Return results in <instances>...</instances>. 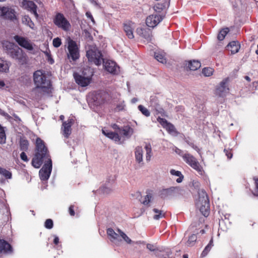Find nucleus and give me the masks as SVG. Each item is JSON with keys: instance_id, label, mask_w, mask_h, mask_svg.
<instances>
[{"instance_id": "obj_1", "label": "nucleus", "mask_w": 258, "mask_h": 258, "mask_svg": "<svg viewBox=\"0 0 258 258\" xmlns=\"http://www.w3.org/2000/svg\"><path fill=\"white\" fill-rule=\"evenodd\" d=\"M51 159L47 148L40 138H37L36 141L35 154L32 160V165L36 168L41 167L43 163H46Z\"/></svg>"}, {"instance_id": "obj_2", "label": "nucleus", "mask_w": 258, "mask_h": 258, "mask_svg": "<svg viewBox=\"0 0 258 258\" xmlns=\"http://www.w3.org/2000/svg\"><path fill=\"white\" fill-rule=\"evenodd\" d=\"M3 47L6 53L20 64L27 63V56L23 50L14 43L6 41L3 43Z\"/></svg>"}, {"instance_id": "obj_3", "label": "nucleus", "mask_w": 258, "mask_h": 258, "mask_svg": "<svg viewBox=\"0 0 258 258\" xmlns=\"http://www.w3.org/2000/svg\"><path fill=\"white\" fill-rule=\"evenodd\" d=\"M33 77L35 85L33 91L39 89L44 93L48 94L51 92V82L44 71L39 70L35 71Z\"/></svg>"}, {"instance_id": "obj_4", "label": "nucleus", "mask_w": 258, "mask_h": 258, "mask_svg": "<svg viewBox=\"0 0 258 258\" xmlns=\"http://www.w3.org/2000/svg\"><path fill=\"white\" fill-rule=\"evenodd\" d=\"M93 71L90 69H85L82 72V75L77 73H74V77L77 84L81 87H86L91 82Z\"/></svg>"}, {"instance_id": "obj_5", "label": "nucleus", "mask_w": 258, "mask_h": 258, "mask_svg": "<svg viewBox=\"0 0 258 258\" xmlns=\"http://www.w3.org/2000/svg\"><path fill=\"white\" fill-rule=\"evenodd\" d=\"M199 195V202L201 204L200 207V211L205 217H207L210 213V203L208 196L204 189L200 190Z\"/></svg>"}, {"instance_id": "obj_6", "label": "nucleus", "mask_w": 258, "mask_h": 258, "mask_svg": "<svg viewBox=\"0 0 258 258\" xmlns=\"http://www.w3.org/2000/svg\"><path fill=\"white\" fill-rule=\"evenodd\" d=\"M53 22L54 25L58 28L66 32L68 31L71 27L69 21L65 18L64 15L60 13H57L55 15L53 18Z\"/></svg>"}, {"instance_id": "obj_7", "label": "nucleus", "mask_w": 258, "mask_h": 258, "mask_svg": "<svg viewBox=\"0 0 258 258\" xmlns=\"http://www.w3.org/2000/svg\"><path fill=\"white\" fill-rule=\"evenodd\" d=\"M118 133L110 130H102V134L115 142L120 143L122 138L128 137L130 130H118Z\"/></svg>"}, {"instance_id": "obj_8", "label": "nucleus", "mask_w": 258, "mask_h": 258, "mask_svg": "<svg viewBox=\"0 0 258 258\" xmlns=\"http://www.w3.org/2000/svg\"><path fill=\"white\" fill-rule=\"evenodd\" d=\"M86 56L89 61L93 62L97 66L100 65L103 59L101 52L97 49L88 50L87 51Z\"/></svg>"}, {"instance_id": "obj_9", "label": "nucleus", "mask_w": 258, "mask_h": 258, "mask_svg": "<svg viewBox=\"0 0 258 258\" xmlns=\"http://www.w3.org/2000/svg\"><path fill=\"white\" fill-rule=\"evenodd\" d=\"M68 49L69 51L68 57L69 58H71L73 61H76L79 59L80 57L79 50L75 41L69 39Z\"/></svg>"}, {"instance_id": "obj_10", "label": "nucleus", "mask_w": 258, "mask_h": 258, "mask_svg": "<svg viewBox=\"0 0 258 258\" xmlns=\"http://www.w3.org/2000/svg\"><path fill=\"white\" fill-rule=\"evenodd\" d=\"M182 189L179 186L170 187L168 188L163 189L160 191V196L162 199L168 197H176L181 194Z\"/></svg>"}, {"instance_id": "obj_11", "label": "nucleus", "mask_w": 258, "mask_h": 258, "mask_svg": "<svg viewBox=\"0 0 258 258\" xmlns=\"http://www.w3.org/2000/svg\"><path fill=\"white\" fill-rule=\"evenodd\" d=\"M52 168V161L50 160L44 163L42 168L39 170V175L42 180H47L50 175Z\"/></svg>"}, {"instance_id": "obj_12", "label": "nucleus", "mask_w": 258, "mask_h": 258, "mask_svg": "<svg viewBox=\"0 0 258 258\" xmlns=\"http://www.w3.org/2000/svg\"><path fill=\"white\" fill-rule=\"evenodd\" d=\"M183 160L190 166L193 169L200 172L202 171V167L197 159L191 154H184L182 156Z\"/></svg>"}, {"instance_id": "obj_13", "label": "nucleus", "mask_w": 258, "mask_h": 258, "mask_svg": "<svg viewBox=\"0 0 258 258\" xmlns=\"http://www.w3.org/2000/svg\"><path fill=\"white\" fill-rule=\"evenodd\" d=\"M21 7L34 14L36 18L38 17V15L37 13V7L34 2L29 0H22Z\"/></svg>"}, {"instance_id": "obj_14", "label": "nucleus", "mask_w": 258, "mask_h": 258, "mask_svg": "<svg viewBox=\"0 0 258 258\" xmlns=\"http://www.w3.org/2000/svg\"><path fill=\"white\" fill-rule=\"evenodd\" d=\"M163 19V17L159 15H151L147 17L146 25L151 28L156 27Z\"/></svg>"}, {"instance_id": "obj_15", "label": "nucleus", "mask_w": 258, "mask_h": 258, "mask_svg": "<svg viewBox=\"0 0 258 258\" xmlns=\"http://www.w3.org/2000/svg\"><path fill=\"white\" fill-rule=\"evenodd\" d=\"M14 39L21 47L28 50H32L33 49L32 44L26 38L19 35H15L14 37Z\"/></svg>"}, {"instance_id": "obj_16", "label": "nucleus", "mask_w": 258, "mask_h": 258, "mask_svg": "<svg viewBox=\"0 0 258 258\" xmlns=\"http://www.w3.org/2000/svg\"><path fill=\"white\" fill-rule=\"evenodd\" d=\"M228 80L229 79L227 78L220 83L219 86L216 89V94L217 95L219 96H223L226 93L228 92L229 88L227 85Z\"/></svg>"}, {"instance_id": "obj_17", "label": "nucleus", "mask_w": 258, "mask_h": 258, "mask_svg": "<svg viewBox=\"0 0 258 258\" xmlns=\"http://www.w3.org/2000/svg\"><path fill=\"white\" fill-rule=\"evenodd\" d=\"M123 30L129 39L134 38L133 31L134 30V23L132 22H127L123 23Z\"/></svg>"}, {"instance_id": "obj_18", "label": "nucleus", "mask_w": 258, "mask_h": 258, "mask_svg": "<svg viewBox=\"0 0 258 258\" xmlns=\"http://www.w3.org/2000/svg\"><path fill=\"white\" fill-rule=\"evenodd\" d=\"M104 67L106 71L112 74H117V66L116 63L111 60L104 62Z\"/></svg>"}, {"instance_id": "obj_19", "label": "nucleus", "mask_w": 258, "mask_h": 258, "mask_svg": "<svg viewBox=\"0 0 258 258\" xmlns=\"http://www.w3.org/2000/svg\"><path fill=\"white\" fill-rule=\"evenodd\" d=\"M3 17L5 19H8L11 21L17 20V17L15 10L8 7H6V10L4 11Z\"/></svg>"}, {"instance_id": "obj_20", "label": "nucleus", "mask_w": 258, "mask_h": 258, "mask_svg": "<svg viewBox=\"0 0 258 258\" xmlns=\"http://www.w3.org/2000/svg\"><path fill=\"white\" fill-rule=\"evenodd\" d=\"M13 248L10 244L4 239H0V252L4 253H11Z\"/></svg>"}, {"instance_id": "obj_21", "label": "nucleus", "mask_w": 258, "mask_h": 258, "mask_svg": "<svg viewBox=\"0 0 258 258\" xmlns=\"http://www.w3.org/2000/svg\"><path fill=\"white\" fill-rule=\"evenodd\" d=\"M240 47V44L238 41L230 42L227 45V48L231 51L232 54H234L238 52Z\"/></svg>"}, {"instance_id": "obj_22", "label": "nucleus", "mask_w": 258, "mask_h": 258, "mask_svg": "<svg viewBox=\"0 0 258 258\" xmlns=\"http://www.w3.org/2000/svg\"><path fill=\"white\" fill-rule=\"evenodd\" d=\"M186 66L191 71H196L201 67L200 61L196 60L188 61Z\"/></svg>"}, {"instance_id": "obj_23", "label": "nucleus", "mask_w": 258, "mask_h": 258, "mask_svg": "<svg viewBox=\"0 0 258 258\" xmlns=\"http://www.w3.org/2000/svg\"><path fill=\"white\" fill-rule=\"evenodd\" d=\"M75 121L76 119L74 116H70L67 120L62 122V128L63 127V129H70L75 123Z\"/></svg>"}, {"instance_id": "obj_24", "label": "nucleus", "mask_w": 258, "mask_h": 258, "mask_svg": "<svg viewBox=\"0 0 258 258\" xmlns=\"http://www.w3.org/2000/svg\"><path fill=\"white\" fill-rule=\"evenodd\" d=\"M10 62L0 58V72L7 73L9 70Z\"/></svg>"}, {"instance_id": "obj_25", "label": "nucleus", "mask_w": 258, "mask_h": 258, "mask_svg": "<svg viewBox=\"0 0 258 258\" xmlns=\"http://www.w3.org/2000/svg\"><path fill=\"white\" fill-rule=\"evenodd\" d=\"M157 121L160 123L162 126L165 129H174V126L171 123L168 122L165 118L159 117L157 118Z\"/></svg>"}, {"instance_id": "obj_26", "label": "nucleus", "mask_w": 258, "mask_h": 258, "mask_svg": "<svg viewBox=\"0 0 258 258\" xmlns=\"http://www.w3.org/2000/svg\"><path fill=\"white\" fill-rule=\"evenodd\" d=\"M138 33H140V35L148 41H150L151 40L152 36L150 30L142 28L138 31Z\"/></svg>"}, {"instance_id": "obj_27", "label": "nucleus", "mask_w": 258, "mask_h": 258, "mask_svg": "<svg viewBox=\"0 0 258 258\" xmlns=\"http://www.w3.org/2000/svg\"><path fill=\"white\" fill-rule=\"evenodd\" d=\"M143 149L141 147H137L135 149V157L136 160L138 163H140L143 160Z\"/></svg>"}, {"instance_id": "obj_28", "label": "nucleus", "mask_w": 258, "mask_h": 258, "mask_svg": "<svg viewBox=\"0 0 258 258\" xmlns=\"http://www.w3.org/2000/svg\"><path fill=\"white\" fill-rule=\"evenodd\" d=\"M106 95L105 92H99L97 93L95 96L96 100H94V101L96 102L97 104H101L105 102V98L104 96Z\"/></svg>"}, {"instance_id": "obj_29", "label": "nucleus", "mask_w": 258, "mask_h": 258, "mask_svg": "<svg viewBox=\"0 0 258 258\" xmlns=\"http://www.w3.org/2000/svg\"><path fill=\"white\" fill-rule=\"evenodd\" d=\"M154 57L157 61L162 63L164 64L167 62L165 54L163 52H155L154 53Z\"/></svg>"}, {"instance_id": "obj_30", "label": "nucleus", "mask_w": 258, "mask_h": 258, "mask_svg": "<svg viewBox=\"0 0 258 258\" xmlns=\"http://www.w3.org/2000/svg\"><path fill=\"white\" fill-rule=\"evenodd\" d=\"M107 234L110 237L111 241L118 240L119 237V235L116 233L112 228H108L107 230Z\"/></svg>"}, {"instance_id": "obj_31", "label": "nucleus", "mask_w": 258, "mask_h": 258, "mask_svg": "<svg viewBox=\"0 0 258 258\" xmlns=\"http://www.w3.org/2000/svg\"><path fill=\"white\" fill-rule=\"evenodd\" d=\"M22 21L23 24L27 25L32 29L34 28L35 25L29 16L25 15L23 16Z\"/></svg>"}, {"instance_id": "obj_32", "label": "nucleus", "mask_w": 258, "mask_h": 258, "mask_svg": "<svg viewBox=\"0 0 258 258\" xmlns=\"http://www.w3.org/2000/svg\"><path fill=\"white\" fill-rule=\"evenodd\" d=\"M213 238H211L208 244L205 247L204 250L201 253V256L204 257L206 256L209 251L211 250L212 247L213 246Z\"/></svg>"}, {"instance_id": "obj_33", "label": "nucleus", "mask_w": 258, "mask_h": 258, "mask_svg": "<svg viewBox=\"0 0 258 258\" xmlns=\"http://www.w3.org/2000/svg\"><path fill=\"white\" fill-rule=\"evenodd\" d=\"M168 2H165L164 3H158L155 5L154 7V10L157 13L161 12L167 6H168L167 4Z\"/></svg>"}, {"instance_id": "obj_34", "label": "nucleus", "mask_w": 258, "mask_h": 258, "mask_svg": "<svg viewBox=\"0 0 258 258\" xmlns=\"http://www.w3.org/2000/svg\"><path fill=\"white\" fill-rule=\"evenodd\" d=\"M29 143L27 140L21 139L20 141V150L23 151H27L28 149Z\"/></svg>"}, {"instance_id": "obj_35", "label": "nucleus", "mask_w": 258, "mask_h": 258, "mask_svg": "<svg viewBox=\"0 0 258 258\" xmlns=\"http://www.w3.org/2000/svg\"><path fill=\"white\" fill-rule=\"evenodd\" d=\"M153 212L156 213V214L154 216L153 218L155 220H158L160 218L165 217V214L162 210H159L157 209L154 208L153 210Z\"/></svg>"}, {"instance_id": "obj_36", "label": "nucleus", "mask_w": 258, "mask_h": 258, "mask_svg": "<svg viewBox=\"0 0 258 258\" xmlns=\"http://www.w3.org/2000/svg\"><path fill=\"white\" fill-rule=\"evenodd\" d=\"M170 172L171 174L179 177L176 179L177 182L180 183L182 181V180L183 179V176L181 174V172H180L179 171H176L174 169H171L170 170Z\"/></svg>"}, {"instance_id": "obj_37", "label": "nucleus", "mask_w": 258, "mask_h": 258, "mask_svg": "<svg viewBox=\"0 0 258 258\" xmlns=\"http://www.w3.org/2000/svg\"><path fill=\"white\" fill-rule=\"evenodd\" d=\"M156 255L157 256L162 257L163 258H172V256H171V252L170 250H168L166 251L165 253L164 252H162L161 251H159L156 252L155 253Z\"/></svg>"}, {"instance_id": "obj_38", "label": "nucleus", "mask_w": 258, "mask_h": 258, "mask_svg": "<svg viewBox=\"0 0 258 258\" xmlns=\"http://www.w3.org/2000/svg\"><path fill=\"white\" fill-rule=\"evenodd\" d=\"M229 30L228 28H225L222 29L219 33L217 38L219 40L222 41L224 38L227 34L229 32Z\"/></svg>"}, {"instance_id": "obj_39", "label": "nucleus", "mask_w": 258, "mask_h": 258, "mask_svg": "<svg viewBox=\"0 0 258 258\" xmlns=\"http://www.w3.org/2000/svg\"><path fill=\"white\" fill-rule=\"evenodd\" d=\"M0 174L4 176L6 179H11L12 178V173L9 170L0 167Z\"/></svg>"}, {"instance_id": "obj_40", "label": "nucleus", "mask_w": 258, "mask_h": 258, "mask_svg": "<svg viewBox=\"0 0 258 258\" xmlns=\"http://www.w3.org/2000/svg\"><path fill=\"white\" fill-rule=\"evenodd\" d=\"M197 239V237L196 234H192L190 235L186 242L187 245L189 246H193Z\"/></svg>"}, {"instance_id": "obj_41", "label": "nucleus", "mask_w": 258, "mask_h": 258, "mask_svg": "<svg viewBox=\"0 0 258 258\" xmlns=\"http://www.w3.org/2000/svg\"><path fill=\"white\" fill-rule=\"evenodd\" d=\"M138 109L145 116L149 117L150 115V112L149 110L142 105H139Z\"/></svg>"}, {"instance_id": "obj_42", "label": "nucleus", "mask_w": 258, "mask_h": 258, "mask_svg": "<svg viewBox=\"0 0 258 258\" xmlns=\"http://www.w3.org/2000/svg\"><path fill=\"white\" fill-rule=\"evenodd\" d=\"M118 232L119 233L120 236L126 241L127 243L130 244L132 243V240L121 230L119 229H117Z\"/></svg>"}, {"instance_id": "obj_43", "label": "nucleus", "mask_w": 258, "mask_h": 258, "mask_svg": "<svg viewBox=\"0 0 258 258\" xmlns=\"http://www.w3.org/2000/svg\"><path fill=\"white\" fill-rule=\"evenodd\" d=\"M145 149L146 150V160L147 161H150L151 157L152 149L150 144L146 145L145 146Z\"/></svg>"}, {"instance_id": "obj_44", "label": "nucleus", "mask_w": 258, "mask_h": 258, "mask_svg": "<svg viewBox=\"0 0 258 258\" xmlns=\"http://www.w3.org/2000/svg\"><path fill=\"white\" fill-rule=\"evenodd\" d=\"M213 69L211 68H205L202 70V73L204 76L209 77L213 74Z\"/></svg>"}, {"instance_id": "obj_45", "label": "nucleus", "mask_w": 258, "mask_h": 258, "mask_svg": "<svg viewBox=\"0 0 258 258\" xmlns=\"http://www.w3.org/2000/svg\"><path fill=\"white\" fill-rule=\"evenodd\" d=\"M44 227L48 229H51L53 227V222L51 219H47L44 222Z\"/></svg>"}, {"instance_id": "obj_46", "label": "nucleus", "mask_w": 258, "mask_h": 258, "mask_svg": "<svg viewBox=\"0 0 258 258\" xmlns=\"http://www.w3.org/2000/svg\"><path fill=\"white\" fill-rule=\"evenodd\" d=\"M152 198V195L151 194H148L145 197L144 200L142 202V203L144 205H148L151 201V200Z\"/></svg>"}, {"instance_id": "obj_47", "label": "nucleus", "mask_w": 258, "mask_h": 258, "mask_svg": "<svg viewBox=\"0 0 258 258\" xmlns=\"http://www.w3.org/2000/svg\"><path fill=\"white\" fill-rule=\"evenodd\" d=\"M52 43L54 47L57 48L61 44V39L58 37L55 38L53 40Z\"/></svg>"}, {"instance_id": "obj_48", "label": "nucleus", "mask_w": 258, "mask_h": 258, "mask_svg": "<svg viewBox=\"0 0 258 258\" xmlns=\"http://www.w3.org/2000/svg\"><path fill=\"white\" fill-rule=\"evenodd\" d=\"M6 134L5 130H0V143H5L6 142Z\"/></svg>"}, {"instance_id": "obj_49", "label": "nucleus", "mask_w": 258, "mask_h": 258, "mask_svg": "<svg viewBox=\"0 0 258 258\" xmlns=\"http://www.w3.org/2000/svg\"><path fill=\"white\" fill-rule=\"evenodd\" d=\"M224 152L225 153V154L228 159H230L231 158H232L233 154L232 153V150L231 149H225L224 150Z\"/></svg>"}, {"instance_id": "obj_50", "label": "nucleus", "mask_w": 258, "mask_h": 258, "mask_svg": "<svg viewBox=\"0 0 258 258\" xmlns=\"http://www.w3.org/2000/svg\"><path fill=\"white\" fill-rule=\"evenodd\" d=\"M72 130H62V134L63 135V136L68 138L69 137L70 135L72 133Z\"/></svg>"}, {"instance_id": "obj_51", "label": "nucleus", "mask_w": 258, "mask_h": 258, "mask_svg": "<svg viewBox=\"0 0 258 258\" xmlns=\"http://www.w3.org/2000/svg\"><path fill=\"white\" fill-rule=\"evenodd\" d=\"M20 158H21V159L23 161H24L25 162H28V159L27 156L26 154V153L24 152V151L22 152L21 153V154H20Z\"/></svg>"}, {"instance_id": "obj_52", "label": "nucleus", "mask_w": 258, "mask_h": 258, "mask_svg": "<svg viewBox=\"0 0 258 258\" xmlns=\"http://www.w3.org/2000/svg\"><path fill=\"white\" fill-rule=\"evenodd\" d=\"M147 248L151 251H156L157 249L155 247V246H154L153 244H147Z\"/></svg>"}, {"instance_id": "obj_53", "label": "nucleus", "mask_w": 258, "mask_h": 258, "mask_svg": "<svg viewBox=\"0 0 258 258\" xmlns=\"http://www.w3.org/2000/svg\"><path fill=\"white\" fill-rule=\"evenodd\" d=\"M69 214L71 216H74L75 215V212L74 211V206L71 205L69 208Z\"/></svg>"}, {"instance_id": "obj_54", "label": "nucleus", "mask_w": 258, "mask_h": 258, "mask_svg": "<svg viewBox=\"0 0 258 258\" xmlns=\"http://www.w3.org/2000/svg\"><path fill=\"white\" fill-rule=\"evenodd\" d=\"M86 15L88 18L90 19L91 20V21H92L93 23L95 22L94 19L90 12H86Z\"/></svg>"}, {"instance_id": "obj_55", "label": "nucleus", "mask_w": 258, "mask_h": 258, "mask_svg": "<svg viewBox=\"0 0 258 258\" xmlns=\"http://www.w3.org/2000/svg\"><path fill=\"white\" fill-rule=\"evenodd\" d=\"M175 152L178 155H179L180 156H181L182 157V156L184 155L183 154V151L177 148H176L175 149Z\"/></svg>"}, {"instance_id": "obj_56", "label": "nucleus", "mask_w": 258, "mask_h": 258, "mask_svg": "<svg viewBox=\"0 0 258 258\" xmlns=\"http://www.w3.org/2000/svg\"><path fill=\"white\" fill-rule=\"evenodd\" d=\"M186 142L188 144H189L192 148H193L196 151H197L198 152L200 151V149H199V148L197 146L194 145V144L193 143H189L187 141H186Z\"/></svg>"}, {"instance_id": "obj_57", "label": "nucleus", "mask_w": 258, "mask_h": 258, "mask_svg": "<svg viewBox=\"0 0 258 258\" xmlns=\"http://www.w3.org/2000/svg\"><path fill=\"white\" fill-rule=\"evenodd\" d=\"M53 243L55 245H57L59 243V238L56 236H54V238L53 239Z\"/></svg>"}, {"instance_id": "obj_58", "label": "nucleus", "mask_w": 258, "mask_h": 258, "mask_svg": "<svg viewBox=\"0 0 258 258\" xmlns=\"http://www.w3.org/2000/svg\"><path fill=\"white\" fill-rule=\"evenodd\" d=\"M176 109L177 111H181L182 112L184 111V108L182 106H178L176 107Z\"/></svg>"}, {"instance_id": "obj_59", "label": "nucleus", "mask_w": 258, "mask_h": 258, "mask_svg": "<svg viewBox=\"0 0 258 258\" xmlns=\"http://www.w3.org/2000/svg\"><path fill=\"white\" fill-rule=\"evenodd\" d=\"M6 10V7H0V15L3 17L4 11Z\"/></svg>"}, {"instance_id": "obj_60", "label": "nucleus", "mask_w": 258, "mask_h": 258, "mask_svg": "<svg viewBox=\"0 0 258 258\" xmlns=\"http://www.w3.org/2000/svg\"><path fill=\"white\" fill-rule=\"evenodd\" d=\"M116 108L118 110H122L123 109V106L122 105H117Z\"/></svg>"}, {"instance_id": "obj_61", "label": "nucleus", "mask_w": 258, "mask_h": 258, "mask_svg": "<svg viewBox=\"0 0 258 258\" xmlns=\"http://www.w3.org/2000/svg\"><path fill=\"white\" fill-rule=\"evenodd\" d=\"M113 129H120L116 124H113L111 125Z\"/></svg>"}, {"instance_id": "obj_62", "label": "nucleus", "mask_w": 258, "mask_h": 258, "mask_svg": "<svg viewBox=\"0 0 258 258\" xmlns=\"http://www.w3.org/2000/svg\"><path fill=\"white\" fill-rule=\"evenodd\" d=\"M5 84L3 81H0V88L4 87Z\"/></svg>"}, {"instance_id": "obj_63", "label": "nucleus", "mask_w": 258, "mask_h": 258, "mask_svg": "<svg viewBox=\"0 0 258 258\" xmlns=\"http://www.w3.org/2000/svg\"><path fill=\"white\" fill-rule=\"evenodd\" d=\"M255 183L256 188L257 190L258 191V179H255Z\"/></svg>"}, {"instance_id": "obj_64", "label": "nucleus", "mask_w": 258, "mask_h": 258, "mask_svg": "<svg viewBox=\"0 0 258 258\" xmlns=\"http://www.w3.org/2000/svg\"><path fill=\"white\" fill-rule=\"evenodd\" d=\"M64 119V115H61L60 116H59V119L61 121H63Z\"/></svg>"}]
</instances>
